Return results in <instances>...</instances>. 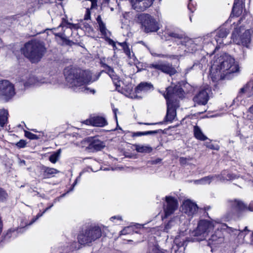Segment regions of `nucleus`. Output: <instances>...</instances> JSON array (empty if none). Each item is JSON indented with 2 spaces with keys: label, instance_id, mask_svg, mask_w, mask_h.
Wrapping results in <instances>:
<instances>
[{
  "label": "nucleus",
  "instance_id": "1",
  "mask_svg": "<svg viewBox=\"0 0 253 253\" xmlns=\"http://www.w3.org/2000/svg\"><path fill=\"white\" fill-rule=\"evenodd\" d=\"M239 65L231 56L224 53L218 57L211 66L210 75L213 80L229 79V75L238 72Z\"/></svg>",
  "mask_w": 253,
  "mask_h": 253
},
{
  "label": "nucleus",
  "instance_id": "2",
  "mask_svg": "<svg viewBox=\"0 0 253 253\" xmlns=\"http://www.w3.org/2000/svg\"><path fill=\"white\" fill-rule=\"evenodd\" d=\"M164 96L167 100V110L165 119L171 122L176 116V109L179 107L178 98L184 97V92L180 85L169 86Z\"/></svg>",
  "mask_w": 253,
  "mask_h": 253
},
{
  "label": "nucleus",
  "instance_id": "3",
  "mask_svg": "<svg viewBox=\"0 0 253 253\" xmlns=\"http://www.w3.org/2000/svg\"><path fill=\"white\" fill-rule=\"evenodd\" d=\"M45 52L42 42L32 41L25 44L23 49L24 55L33 62H37L42 58Z\"/></svg>",
  "mask_w": 253,
  "mask_h": 253
},
{
  "label": "nucleus",
  "instance_id": "4",
  "mask_svg": "<svg viewBox=\"0 0 253 253\" xmlns=\"http://www.w3.org/2000/svg\"><path fill=\"white\" fill-rule=\"evenodd\" d=\"M168 35L173 39L174 42L177 45L181 44L182 45L184 52H193L198 49V45L195 42L186 37L182 33L169 32L168 33Z\"/></svg>",
  "mask_w": 253,
  "mask_h": 253
},
{
  "label": "nucleus",
  "instance_id": "5",
  "mask_svg": "<svg viewBox=\"0 0 253 253\" xmlns=\"http://www.w3.org/2000/svg\"><path fill=\"white\" fill-rule=\"evenodd\" d=\"M228 34V32L226 29L224 28L218 29L204 37V43L205 45L210 44V47L212 46L215 49L217 48V46L215 47V43H216L218 46L223 44V40Z\"/></svg>",
  "mask_w": 253,
  "mask_h": 253
},
{
  "label": "nucleus",
  "instance_id": "6",
  "mask_svg": "<svg viewBox=\"0 0 253 253\" xmlns=\"http://www.w3.org/2000/svg\"><path fill=\"white\" fill-rule=\"evenodd\" d=\"M102 236L101 228L96 225H90L86 227L80 234V244L89 245Z\"/></svg>",
  "mask_w": 253,
  "mask_h": 253
},
{
  "label": "nucleus",
  "instance_id": "7",
  "mask_svg": "<svg viewBox=\"0 0 253 253\" xmlns=\"http://www.w3.org/2000/svg\"><path fill=\"white\" fill-rule=\"evenodd\" d=\"M214 227L213 222L207 220L199 221L196 230L192 232V235L195 238L194 241H200L206 239L209 233L212 231Z\"/></svg>",
  "mask_w": 253,
  "mask_h": 253
},
{
  "label": "nucleus",
  "instance_id": "8",
  "mask_svg": "<svg viewBox=\"0 0 253 253\" xmlns=\"http://www.w3.org/2000/svg\"><path fill=\"white\" fill-rule=\"evenodd\" d=\"M64 74L67 85L73 91H78L79 84L78 68L73 66L68 67L64 69Z\"/></svg>",
  "mask_w": 253,
  "mask_h": 253
},
{
  "label": "nucleus",
  "instance_id": "9",
  "mask_svg": "<svg viewBox=\"0 0 253 253\" xmlns=\"http://www.w3.org/2000/svg\"><path fill=\"white\" fill-rule=\"evenodd\" d=\"M138 20L146 33L157 32L160 28L155 18L149 14H139L138 16Z\"/></svg>",
  "mask_w": 253,
  "mask_h": 253
},
{
  "label": "nucleus",
  "instance_id": "10",
  "mask_svg": "<svg viewBox=\"0 0 253 253\" xmlns=\"http://www.w3.org/2000/svg\"><path fill=\"white\" fill-rule=\"evenodd\" d=\"M236 177L235 175L228 173V171L223 170L220 174H214L205 176L200 179L195 181L196 184H210L213 181L224 182L225 180H229Z\"/></svg>",
  "mask_w": 253,
  "mask_h": 253
},
{
  "label": "nucleus",
  "instance_id": "11",
  "mask_svg": "<svg viewBox=\"0 0 253 253\" xmlns=\"http://www.w3.org/2000/svg\"><path fill=\"white\" fill-rule=\"evenodd\" d=\"M99 77V75L95 78L93 77L92 73L88 70H83L82 72L80 71V84H88L92 83L97 80ZM80 91L85 93H91L93 94L96 92L95 89H90L85 86H80Z\"/></svg>",
  "mask_w": 253,
  "mask_h": 253
},
{
  "label": "nucleus",
  "instance_id": "12",
  "mask_svg": "<svg viewBox=\"0 0 253 253\" xmlns=\"http://www.w3.org/2000/svg\"><path fill=\"white\" fill-rule=\"evenodd\" d=\"M229 216H239L240 213L246 210L247 206L238 199L229 200L227 202Z\"/></svg>",
  "mask_w": 253,
  "mask_h": 253
},
{
  "label": "nucleus",
  "instance_id": "13",
  "mask_svg": "<svg viewBox=\"0 0 253 253\" xmlns=\"http://www.w3.org/2000/svg\"><path fill=\"white\" fill-rule=\"evenodd\" d=\"M82 148L89 152L98 151L102 150L105 147V144L97 139L88 137L82 141L81 143Z\"/></svg>",
  "mask_w": 253,
  "mask_h": 253
},
{
  "label": "nucleus",
  "instance_id": "14",
  "mask_svg": "<svg viewBox=\"0 0 253 253\" xmlns=\"http://www.w3.org/2000/svg\"><path fill=\"white\" fill-rule=\"evenodd\" d=\"M14 94V85L8 80H0V98L7 101Z\"/></svg>",
  "mask_w": 253,
  "mask_h": 253
},
{
  "label": "nucleus",
  "instance_id": "15",
  "mask_svg": "<svg viewBox=\"0 0 253 253\" xmlns=\"http://www.w3.org/2000/svg\"><path fill=\"white\" fill-rule=\"evenodd\" d=\"M149 68L151 69H157L170 76L174 75L176 72V70L172 67L171 64L164 63L161 61L150 64L149 65Z\"/></svg>",
  "mask_w": 253,
  "mask_h": 253
},
{
  "label": "nucleus",
  "instance_id": "16",
  "mask_svg": "<svg viewBox=\"0 0 253 253\" xmlns=\"http://www.w3.org/2000/svg\"><path fill=\"white\" fill-rule=\"evenodd\" d=\"M165 199L166 205L164 206V210L165 217H167L177 210L178 202L175 198L170 196H166Z\"/></svg>",
  "mask_w": 253,
  "mask_h": 253
},
{
  "label": "nucleus",
  "instance_id": "17",
  "mask_svg": "<svg viewBox=\"0 0 253 253\" xmlns=\"http://www.w3.org/2000/svg\"><path fill=\"white\" fill-rule=\"evenodd\" d=\"M132 8L137 12L144 11L150 7L154 0H129Z\"/></svg>",
  "mask_w": 253,
  "mask_h": 253
},
{
  "label": "nucleus",
  "instance_id": "18",
  "mask_svg": "<svg viewBox=\"0 0 253 253\" xmlns=\"http://www.w3.org/2000/svg\"><path fill=\"white\" fill-rule=\"evenodd\" d=\"M198 207L197 204L189 199L185 200L182 204V211L188 216L193 217L198 211Z\"/></svg>",
  "mask_w": 253,
  "mask_h": 253
},
{
  "label": "nucleus",
  "instance_id": "19",
  "mask_svg": "<svg viewBox=\"0 0 253 253\" xmlns=\"http://www.w3.org/2000/svg\"><path fill=\"white\" fill-rule=\"evenodd\" d=\"M210 91L209 87L200 90L199 93L194 97V102L200 105L206 104L209 99V93Z\"/></svg>",
  "mask_w": 253,
  "mask_h": 253
},
{
  "label": "nucleus",
  "instance_id": "20",
  "mask_svg": "<svg viewBox=\"0 0 253 253\" xmlns=\"http://www.w3.org/2000/svg\"><path fill=\"white\" fill-rule=\"evenodd\" d=\"M102 66L106 69V73L108 74L110 77L112 79L114 84L116 86H120V80L119 76L115 73L113 68H112L110 66L108 65L103 63L102 64Z\"/></svg>",
  "mask_w": 253,
  "mask_h": 253
},
{
  "label": "nucleus",
  "instance_id": "21",
  "mask_svg": "<svg viewBox=\"0 0 253 253\" xmlns=\"http://www.w3.org/2000/svg\"><path fill=\"white\" fill-rule=\"evenodd\" d=\"M233 42L237 44H242L247 47H248L251 41V38L249 35V32L246 31L242 36L240 37V40L237 41V39H234V34H232Z\"/></svg>",
  "mask_w": 253,
  "mask_h": 253
},
{
  "label": "nucleus",
  "instance_id": "22",
  "mask_svg": "<svg viewBox=\"0 0 253 253\" xmlns=\"http://www.w3.org/2000/svg\"><path fill=\"white\" fill-rule=\"evenodd\" d=\"M243 11V1L242 0H234L232 8V15L234 16H239Z\"/></svg>",
  "mask_w": 253,
  "mask_h": 253
},
{
  "label": "nucleus",
  "instance_id": "23",
  "mask_svg": "<svg viewBox=\"0 0 253 253\" xmlns=\"http://www.w3.org/2000/svg\"><path fill=\"white\" fill-rule=\"evenodd\" d=\"M65 27H66V29L64 31H67L68 32H72V36L74 37V34H78V29L79 28L78 24L73 25L63 22L58 27L57 29H59L60 27L64 28Z\"/></svg>",
  "mask_w": 253,
  "mask_h": 253
},
{
  "label": "nucleus",
  "instance_id": "24",
  "mask_svg": "<svg viewBox=\"0 0 253 253\" xmlns=\"http://www.w3.org/2000/svg\"><path fill=\"white\" fill-rule=\"evenodd\" d=\"M151 54L154 57H158L159 58H172V59H177L179 56H181L183 55V54H181L180 53L177 55H167L161 53H158L155 51L154 50L151 49L147 45H145Z\"/></svg>",
  "mask_w": 253,
  "mask_h": 253
},
{
  "label": "nucleus",
  "instance_id": "25",
  "mask_svg": "<svg viewBox=\"0 0 253 253\" xmlns=\"http://www.w3.org/2000/svg\"><path fill=\"white\" fill-rule=\"evenodd\" d=\"M92 126L98 127H103L107 124L105 119L99 116L92 117Z\"/></svg>",
  "mask_w": 253,
  "mask_h": 253
},
{
  "label": "nucleus",
  "instance_id": "26",
  "mask_svg": "<svg viewBox=\"0 0 253 253\" xmlns=\"http://www.w3.org/2000/svg\"><path fill=\"white\" fill-rule=\"evenodd\" d=\"M53 206V204L50 205L48 207L46 208L42 213H39L37 216L36 217L34 218L32 220L29 222V223L26 221V220L23 219V220L21 222V223L20 224V226L21 228H23L27 225H30L33 224L34 222H35L39 218L42 216V215L48 210H49L51 207Z\"/></svg>",
  "mask_w": 253,
  "mask_h": 253
},
{
  "label": "nucleus",
  "instance_id": "27",
  "mask_svg": "<svg viewBox=\"0 0 253 253\" xmlns=\"http://www.w3.org/2000/svg\"><path fill=\"white\" fill-rule=\"evenodd\" d=\"M153 87V86L151 83L145 82L141 83L135 88V92L138 93L141 91L145 92Z\"/></svg>",
  "mask_w": 253,
  "mask_h": 253
},
{
  "label": "nucleus",
  "instance_id": "28",
  "mask_svg": "<svg viewBox=\"0 0 253 253\" xmlns=\"http://www.w3.org/2000/svg\"><path fill=\"white\" fill-rule=\"evenodd\" d=\"M21 82L23 83V84L25 87H29L32 85L37 84L36 79L33 76L23 77L21 79Z\"/></svg>",
  "mask_w": 253,
  "mask_h": 253
},
{
  "label": "nucleus",
  "instance_id": "29",
  "mask_svg": "<svg viewBox=\"0 0 253 253\" xmlns=\"http://www.w3.org/2000/svg\"><path fill=\"white\" fill-rule=\"evenodd\" d=\"M194 134L197 139L201 141H205L208 139V137L203 134L201 128L197 126L194 127Z\"/></svg>",
  "mask_w": 253,
  "mask_h": 253
},
{
  "label": "nucleus",
  "instance_id": "30",
  "mask_svg": "<svg viewBox=\"0 0 253 253\" xmlns=\"http://www.w3.org/2000/svg\"><path fill=\"white\" fill-rule=\"evenodd\" d=\"M59 172V171L54 168L45 167L43 169L44 178H48L53 177L55 174Z\"/></svg>",
  "mask_w": 253,
  "mask_h": 253
},
{
  "label": "nucleus",
  "instance_id": "31",
  "mask_svg": "<svg viewBox=\"0 0 253 253\" xmlns=\"http://www.w3.org/2000/svg\"><path fill=\"white\" fill-rule=\"evenodd\" d=\"M219 232H218V233H216V234L211 235V238L209 239L208 241V245L209 246L218 244L222 242V238L217 235Z\"/></svg>",
  "mask_w": 253,
  "mask_h": 253
},
{
  "label": "nucleus",
  "instance_id": "32",
  "mask_svg": "<svg viewBox=\"0 0 253 253\" xmlns=\"http://www.w3.org/2000/svg\"><path fill=\"white\" fill-rule=\"evenodd\" d=\"M133 146L135 147V150L139 153H149L152 150V148L148 146L139 144H134Z\"/></svg>",
  "mask_w": 253,
  "mask_h": 253
},
{
  "label": "nucleus",
  "instance_id": "33",
  "mask_svg": "<svg viewBox=\"0 0 253 253\" xmlns=\"http://www.w3.org/2000/svg\"><path fill=\"white\" fill-rule=\"evenodd\" d=\"M8 112L5 110H0V126L1 127L6 124L7 122Z\"/></svg>",
  "mask_w": 253,
  "mask_h": 253
},
{
  "label": "nucleus",
  "instance_id": "34",
  "mask_svg": "<svg viewBox=\"0 0 253 253\" xmlns=\"http://www.w3.org/2000/svg\"><path fill=\"white\" fill-rule=\"evenodd\" d=\"M248 96H251L253 94V85L251 83L247 84L245 86L240 89L239 93H244L248 92Z\"/></svg>",
  "mask_w": 253,
  "mask_h": 253
},
{
  "label": "nucleus",
  "instance_id": "35",
  "mask_svg": "<svg viewBox=\"0 0 253 253\" xmlns=\"http://www.w3.org/2000/svg\"><path fill=\"white\" fill-rule=\"evenodd\" d=\"M158 133V130H150V131H146L143 132H134L132 133V137H138L141 136L142 135H152Z\"/></svg>",
  "mask_w": 253,
  "mask_h": 253
},
{
  "label": "nucleus",
  "instance_id": "36",
  "mask_svg": "<svg viewBox=\"0 0 253 253\" xmlns=\"http://www.w3.org/2000/svg\"><path fill=\"white\" fill-rule=\"evenodd\" d=\"M61 152V149H59L57 151L52 154L49 158V160L50 162L53 164L56 163V162L59 160L60 158Z\"/></svg>",
  "mask_w": 253,
  "mask_h": 253
},
{
  "label": "nucleus",
  "instance_id": "37",
  "mask_svg": "<svg viewBox=\"0 0 253 253\" xmlns=\"http://www.w3.org/2000/svg\"><path fill=\"white\" fill-rule=\"evenodd\" d=\"M25 133V136L27 137L28 138L31 139V140H37L39 139V137L37 136V135L31 133V132H29L27 130H24Z\"/></svg>",
  "mask_w": 253,
  "mask_h": 253
},
{
  "label": "nucleus",
  "instance_id": "38",
  "mask_svg": "<svg viewBox=\"0 0 253 253\" xmlns=\"http://www.w3.org/2000/svg\"><path fill=\"white\" fill-rule=\"evenodd\" d=\"M122 46L123 47L124 50L126 54L129 57H131V53L130 49L126 44V42H122L120 43Z\"/></svg>",
  "mask_w": 253,
  "mask_h": 253
},
{
  "label": "nucleus",
  "instance_id": "39",
  "mask_svg": "<svg viewBox=\"0 0 253 253\" xmlns=\"http://www.w3.org/2000/svg\"><path fill=\"white\" fill-rule=\"evenodd\" d=\"M8 195L6 192L1 188H0V202H3L7 198Z\"/></svg>",
  "mask_w": 253,
  "mask_h": 253
},
{
  "label": "nucleus",
  "instance_id": "40",
  "mask_svg": "<svg viewBox=\"0 0 253 253\" xmlns=\"http://www.w3.org/2000/svg\"><path fill=\"white\" fill-rule=\"evenodd\" d=\"M132 227L127 226L125 228H124L121 231V235H126L127 234H129L131 233L132 231Z\"/></svg>",
  "mask_w": 253,
  "mask_h": 253
},
{
  "label": "nucleus",
  "instance_id": "41",
  "mask_svg": "<svg viewBox=\"0 0 253 253\" xmlns=\"http://www.w3.org/2000/svg\"><path fill=\"white\" fill-rule=\"evenodd\" d=\"M26 145L27 142L25 140L23 139H21L16 144V146L19 148H24Z\"/></svg>",
  "mask_w": 253,
  "mask_h": 253
},
{
  "label": "nucleus",
  "instance_id": "42",
  "mask_svg": "<svg viewBox=\"0 0 253 253\" xmlns=\"http://www.w3.org/2000/svg\"><path fill=\"white\" fill-rule=\"evenodd\" d=\"M98 25H99L100 31L101 32V33L103 34H105L106 31V28L105 24L103 22H102L100 24H98Z\"/></svg>",
  "mask_w": 253,
  "mask_h": 253
},
{
  "label": "nucleus",
  "instance_id": "43",
  "mask_svg": "<svg viewBox=\"0 0 253 253\" xmlns=\"http://www.w3.org/2000/svg\"><path fill=\"white\" fill-rule=\"evenodd\" d=\"M192 160L191 158H185V157H180L179 159V161L181 164L185 165L186 164L187 161H191Z\"/></svg>",
  "mask_w": 253,
  "mask_h": 253
},
{
  "label": "nucleus",
  "instance_id": "44",
  "mask_svg": "<svg viewBox=\"0 0 253 253\" xmlns=\"http://www.w3.org/2000/svg\"><path fill=\"white\" fill-rule=\"evenodd\" d=\"M90 19V11L89 8L85 9V12L84 16V20H88Z\"/></svg>",
  "mask_w": 253,
  "mask_h": 253
},
{
  "label": "nucleus",
  "instance_id": "45",
  "mask_svg": "<svg viewBox=\"0 0 253 253\" xmlns=\"http://www.w3.org/2000/svg\"><path fill=\"white\" fill-rule=\"evenodd\" d=\"M188 8L189 10L192 12H193L195 10V9L192 3V0H190L188 4Z\"/></svg>",
  "mask_w": 253,
  "mask_h": 253
},
{
  "label": "nucleus",
  "instance_id": "46",
  "mask_svg": "<svg viewBox=\"0 0 253 253\" xmlns=\"http://www.w3.org/2000/svg\"><path fill=\"white\" fill-rule=\"evenodd\" d=\"M161 159L159 158H157L155 160H151L148 161V163L151 164V165H156L161 162Z\"/></svg>",
  "mask_w": 253,
  "mask_h": 253
},
{
  "label": "nucleus",
  "instance_id": "47",
  "mask_svg": "<svg viewBox=\"0 0 253 253\" xmlns=\"http://www.w3.org/2000/svg\"><path fill=\"white\" fill-rule=\"evenodd\" d=\"M33 4L31 5L33 7L37 8L40 7V1L39 0H34V1L32 2Z\"/></svg>",
  "mask_w": 253,
  "mask_h": 253
},
{
  "label": "nucleus",
  "instance_id": "48",
  "mask_svg": "<svg viewBox=\"0 0 253 253\" xmlns=\"http://www.w3.org/2000/svg\"><path fill=\"white\" fill-rule=\"evenodd\" d=\"M83 124H85L87 125H91L92 126V117L86 119V120L82 122Z\"/></svg>",
  "mask_w": 253,
  "mask_h": 253
},
{
  "label": "nucleus",
  "instance_id": "49",
  "mask_svg": "<svg viewBox=\"0 0 253 253\" xmlns=\"http://www.w3.org/2000/svg\"><path fill=\"white\" fill-rule=\"evenodd\" d=\"M55 35L58 36L63 40H66L67 36L63 33H58L56 34Z\"/></svg>",
  "mask_w": 253,
  "mask_h": 253
},
{
  "label": "nucleus",
  "instance_id": "50",
  "mask_svg": "<svg viewBox=\"0 0 253 253\" xmlns=\"http://www.w3.org/2000/svg\"><path fill=\"white\" fill-rule=\"evenodd\" d=\"M247 209L250 211H253V203H250L248 207L247 206L246 210Z\"/></svg>",
  "mask_w": 253,
  "mask_h": 253
},
{
  "label": "nucleus",
  "instance_id": "51",
  "mask_svg": "<svg viewBox=\"0 0 253 253\" xmlns=\"http://www.w3.org/2000/svg\"><path fill=\"white\" fill-rule=\"evenodd\" d=\"M207 147L211 149H214V150H218V148H216L213 145L211 144H207Z\"/></svg>",
  "mask_w": 253,
  "mask_h": 253
},
{
  "label": "nucleus",
  "instance_id": "52",
  "mask_svg": "<svg viewBox=\"0 0 253 253\" xmlns=\"http://www.w3.org/2000/svg\"><path fill=\"white\" fill-rule=\"evenodd\" d=\"M171 222H172L171 221H169V222H168V224L166 225V226H165V229H164V230H165L166 231H167V232H168V230L170 228V224L171 223Z\"/></svg>",
  "mask_w": 253,
  "mask_h": 253
},
{
  "label": "nucleus",
  "instance_id": "53",
  "mask_svg": "<svg viewBox=\"0 0 253 253\" xmlns=\"http://www.w3.org/2000/svg\"><path fill=\"white\" fill-rule=\"evenodd\" d=\"M152 253H164L162 251H161V250H160L157 248H154V249H153Z\"/></svg>",
  "mask_w": 253,
  "mask_h": 253
},
{
  "label": "nucleus",
  "instance_id": "54",
  "mask_svg": "<svg viewBox=\"0 0 253 253\" xmlns=\"http://www.w3.org/2000/svg\"><path fill=\"white\" fill-rule=\"evenodd\" d=\"M117 219L120 220H122V217L120 216H114L110 218L111 221H113L114 219Z\"/></svg>",
  "mask_w": 253,
  "mask_h": 253
},
{
  "label": "nucleus",
  "instance_id": "55",
  "mask_svg": "<svg viewBox=\"0 0 253 253\" xmlns=\"http://www.w3.org/2000/svg\"><path fill=\"white\" fill-rule=\"evenodd\" d=\"M96 21L98 24H100L101 23L103 22L102 20L101 17L100 15H98L96 18Z\"/></svg>",
  "mask_w": 253,
  "mask_h": 253
},
{
  "label": "nucleus",
  "instance_id": "56",
  "mask_svg": "<svg viewBox=\"0 0 253 253\" xmlns=\"http://www.w3.org/2000/svg\"><path fill=\"white\" fill-rule=\"evenodd\" d=\"M139 124H141V125H154L157 124V123H139Z\"/></svg>",
  "mask_w": 253,
  "mask_h": 253
},
{
  "label": "nucleus",
  "instance_id": "57",
  "mask_svg": "<svg viewBox=\"0 0 253 253\" xmlns=\"http://www.w3.org/2000/svg\"><path fill=\"white\" fill-rule=\"evenodd\" d=\"M249 111L252 113L253 114V105H252L249 109Z\"/></svg>",
  "mask_w": 253,
  "mask_h": 253
},
{
  "label": "nucleus",
  "instance_id": "58",
  "mask_svg": "<svg viewBox=\"0 0 253 253\" xmlns=\"http://www.w3.org/2000/svg\"><path fill=\"white\" fill-rule=\"evenodd\" d=\"M249 231L248 230V228H247V227H246L245 228V229H244V231H242L240 232V235L241 236H242V234H243V233H244V231Z\"/></svg>",
  "mask_w": 253,
  "mask_h": 253
},
{
  "label": "nucleus",
  "instance_id": "59",
  "mask_svg": "<svg viewBox=\"0 0 253 253\" xmlns=\"http://www.w3.org/2000/svg\"><path fill=\"white\" fill-rule=\"evenodd\" d=\"M117 111H118V109H115L113 110V111H114V113L115 114V117L116 120H117Z\"/></svg>",
  "mask_w": 253,
  "mask_h": 253
},
{
  "label": "nucleus",
  "instance_id": "60",
  "mask_svg": "<svg viewBox=\"0 0 253 253\" xmlns=\"http://www.w3.org/2000/svg\"><path fill=\"white\" fill-rule=\"evenodd\" d=\"M84 26L85 27L86 30H87V29H88V30H89L90 28V26L88 24H86V25H85Z\"/></svg>",
  "mask_w": 253,
  "mask_h": 253
},
{
  "label": "nucleus",
  "instance_id": "61",
  "mask_svg": "<svg viewBox=\"0 0 253 253\" xmlns=\"http://www.w3.org/2000/svg\"><path fill=\"white\" fill-rule=\"evenodd\" d=\"M251 243L252 245H253V232L252 233V236H251Z\"/></svg>",
  "mask_w": 253,
  "mask_h": 253
},
{
  "label": "nucleus",
  "instance_id": "62",
  "mask_svg": "<svg viewBox=\"0 0 253 253\" xmlns=\"http://www.w3.org/2000/svg\"><path fill=\"white\" fill-rule=\"evenodd\" d=\"M32 131H34V132H38V131L37 130V129H32Z\"/></svg>",
  "mask_w": 253,
  "mask_h": 253
},
{
  "label": "nucleus",
  "instance_id": "63",
  "mask_svg": "<svg viewBox=\"0 0 253 253\" xmlns=\"http://www.w3.org/2000/svg\"><path fill=\"white\" fill-rule=\"evenodd\" d=\"M190 21H192V19H191V16L190 17Z\"/></svg>",
  "mask_w": 253,
  "mask_h": 253
},
{
  "label": "nucleus",
  "instance_id": "64",
  "mask_svg": "<svg viewBox=\"0 0 253 253\" xmlns=\"http://www.w3.org/2000/svg\"><path fill=\"white\" fill-rule=\"evenodd\" d=\"M209 210V208L206 209V210Z\"/></svg>",
  "mask_w": 253,
  "mask_h": 253
}]
</instances>
